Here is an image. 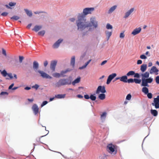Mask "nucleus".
<instances>
[{
    "label": "nucleus",
    "instance_id": "21",
    "mask_svg": "<svg viewBox=\"0 0 159 159\" xmlns=\"http://www.w3.org/2000/svg\"><path fill=\"white\" fill-rule=\"evenodd\" d=\"M75 56H73L71 57L70 61V65L72 66L73 68H74L75 66Z\"/></svg>",
    "mask_w": 159,
    "mask_h": 159
},
{
    "label": "nucleus",
    "instance_id": "46",
    "mask_svg": "<svg viewBox=\"0 0 159 159\" xmlns=\"http://www.w3.org/2000/svg\"><path fill=\"white\" fill-rule=\"evenodd\" d=\"M156 83L157 84H159V76H157L155 78Z\"/></svg>",
    "mask_w": 159,
    "mask_h": 159
},
{
    "label": "nucleus",
    "instance_id": "33",
    "mask_svg": "<svg viewBox=\"0 0 159 159\" xmlns=\"http://www.w3.org/2000/svg\"><path fill=\"white\" fill-rule=\"evenodd\" d=\"M0 72H1V74L4 77L6 76L8 74L5 70H4L2 71L0 70Z\"/></svg>",
    "mask_w": 159,
    "mask_h": 159
},
{
    "label": "nucleus",
    "instance_id": "42",
    "mask_svg": "<svg viewBox=\"0 0 159 159\" xmlns=\"http://www.w3.org/2000/svg\"><path fill=\"white\" fill-rule=\"evenodd\" d=\"M147 97L148 98L151 99L152 98V94L151 93H148L147 94Z\"/></svg>",
    "mask_w": 159,
    "mask_h": 159
},
{
    "label": "nucleus",
    "instance_id": "52",
    "mask_svg": "<svg viewBox=\"0 0 159 159\" xmlns=\"http://www.w3.org/2000/svg\"><path fill=\"white\" fill-rule=\"evenodd\" d=\"M106 114L107 113L105 112L103 113L101 115V118H102L103 117H104L105 118L106 116Z\"/></svg>",
    "mask_w": 159,
    "mask_h": 159
},
{
    "label": "nucleus",
    "instance_id": "24",
    "mask_svg": "<svg viewBox=\"0 0 159 159\" xmlns=\"http://www.w3.org/2000/svg\"><path fill=\"white\" fill-rule=\"evenodd\" d=\"M80 78L79 77L75 80L72 83L73 85H75L76 84L80 82Z\"/></svg>",
    "mask_w": 159,
    "mask_h": 159
},
{
    "label": "nucleus",
    "instance_id": "37",
    "mask_svg": "<svg viewBox=\"0 0 159 159\" xmlns=\"http://www.w3.org/2000/svg\"><path fill=\"white\" fill-rule=\"evenodd\" d=\"M90 98L92 101H94L96 100V97L95 96L92 94L90 96Z\"/></svg>",
    "mask_w": 159,
    "mask_h": 159
},
{
    "label": "nucleus",
    "instance_id": "55",
    "mask_svg": "<svg viewBox=\"0 0 159 159\" xmlns=\"http://www.w3.org/2000/svg\"><path fill=\"white\" fill-rule=\"evenodd\" d=\"M48 64V61H44V62L43 63L44 66L45 67H46L47 66Z\"/></svg>",
    "mask_w": 159,
    "mask_h": 159
},
{
    "label": "nucleus",
    "instance_id": "54",
    "mask_svg": "<svg viewBox=\"0 0 159 159\" xmlns=\"http://www.w3.org/2000/svg\"><path fill=\"white\" fill-rule=\"evenodd\" d=\"M84 98L85 99H88L90 98V97L89 95L86 94L84 95Z\"/></svg>",
    "mask_w": 159,
    "mask_h": 159
},
{
    "label": "nucleus",
    "instance_id": "31",
    "mask_svg": "<svg viewBox=\"0 0 159 159\" xmlns=\"http://www.w3.org/2000/svg\"><path fill=\"white\" fill-rule=\"evenodd\" d=\"M105 33L106 36H107V40H108L109 39L110 37L112 34V32H109L106 31Z\"/></svg>",
    "mask_w": 159,
    "mask_h": 159
},
{
    "label": "nucleus",
    "instance_id": "4",
    "mask_svg": "<svg viewBox=\"0 0 159 159\" xmlns=\"http://www.w3.org/2000/svg\"><path fill=\"white\" fill-rule=\"evenodd\" d=\"M107 149L108 152L111 154L115 155L117 152L116 146L111 143L108 144Z\"/></svg>",
    "mask_w": 159,
    "mask_h": 159
},
{
    "label": "nucleus",
    "instance_id": "63",
    "mask_svg": "<svg viewBox=\"0 0 159 159\" xmlns=\"http://www.w3.org/2000/svg\"><path fill=\"white\" fill-rule=\"evenodd\" d=\"M31 89L30 87H26L25 88V89L26 90H29Z\"/></svg>",
    "mask_w": 159,
    "mask_h": 159
},
{
    "label": "nucleus",
    "instance_id": "39",
    "mask_svg": "<svg viewBox=\"0 0 159 159\" xmlns=\"http://www.w3.org/2000/svg\"><path fill=\"white\" fill-rule=\"evenodd\" d=\"M134 82V79L130 78L127 80V83H133Z\"/></svg>",
    "mask_w": 159,
    "mask_h": 159
},
{
    "label": "nucleus",
    "instance_id": "29",
    "mask_svg": "<svg viewBox=\"0 0 159 159\" xmlns=\"http://www.w3.org/2000/svg\"><path fill=\"white\" fill-rule=\"evenodd\" d=\"M142 92L144 93L145 94H147L148 93V89L146 87L143 88L142 89Z\"/></svg>",
    "mask_w": 159,
    "mask_h": 159
},
{
    "label": "nucleus",
    "instance_id": "38",
    "mask_svg": "<svg viewBox=\"0 0 159 159\" xmlns=\"http://www.w3.org/2000/svg\"><path fill=\"white\" fill-rule=\"evenodd\" d=\"M106 28L107 29H112V26L110 24L108 23L106 25Z\"/></svg>",
    "mask_w": 159,
    "mask_h": 159
},
{
    "label": "nucleus",
    "instance_id": "47",
    "mask_svg": "<svg viewBox=\"0 0 159 159\" xmlns=\"http://www.w3.org/2000/svg\"><path fill=\"white\" fill-rule=\"evenodd\" d=\"M39 86L37 84H35V85L32 86V88H34L36 90H37L39 88Z\"/></svg>",
    "mask_w": 159,
    "mask_h": 159
},
{
    "label": "nucleus",
    "instance_id": "60",
    "mask_svg": "<svg viewBox=\"0 0 159 159\" xmlns=\"http://www.w3.org/2000/svg\"><path fill=\"white\" fill-rule=\"evenodd\" d=\"M77 97L79 98H83V96L80 94H78L77 95Z\"/></svg>",
    "mask_w": 159,
    "mask_h": 159
},
{
    "label": "nucleus",
    "instance_id": "2",
    "mask_svg": "<svg viewBox=\"0 0 159 159\" xmlns=\"http://www.w3.org/2000/svg\"><path fill=\"white\" fill-rule=\"evenodd\" d=\"M39 64L36 61H34L33 62V68L35 70V72H38L40 74L41 76L43 78L51 79L52 77L49 76L48 74H47L43 71L39 70H37V69L39 68Z\"/></svg>",
    "mask_w": 159,
    "mask_h": 159
},
{
    "label": "nucleus",
    "instance_id": "35",
    "mask_svg": "<svg viewBox=\"0 0 159 159\" xmlns=\"http://www.w3.org/2000/svg\"><path fill=\"white\" fill-rule=\"evenodd\" d=\"M134 82L136 84H140L141 82V80L140 79H137L134 78Z\"/></svg>",
    "mask_w": 159,
    "mask_h": 159
},
{
    "label": "nucleus",
    "instance_id": "19",
    "mask_svg": "<svg viewBox=\"0 0 159 159\" xmlns=\"http://www.w3.org/2000/svg\"><path fill=\"white\" fill-rule=\"evenodd\" d=\"M128 78L127 75H124L120 77V81L123 82L124 83H127Z\"/></svg>",
    "mask_w": 159,
    "mask_h": 159
},
{
    "label": "nucleus",
    "instance_id": "11",
    "mask_svg": "<svg viewBox=\"0 0 159 159\" xmlns=\"http://www.w3.org/2000/svg\"><path fill=\"white\" fill-rule=\"evenodd\" d=\"M34 114L37 115L39 112V108L38 106L35 104H34L32 107Z\"/></svg>",
    "mask_w": 159,
    "mask_h": 159
},
{
    "label": "nucleus",
    "instance_id": "56",
    "mask_svg": "<svg viewBox=\"0 0 159 159\" xmlns=\"http://www.w3.org/2000/svg\"><path fill=\"white\" fill-rule=\"evenodd\" d=\"M107 62V60H104L101 63V66H103Z\"/></svg>",
    "mask_w": 159,
    "mask_h": 159
},
{
    "label": "nucleus",
    "instance_id": "25",
    "mask_svg": "<svg viewBox=\"0 0 159 159\" xmlns=\"http://www.w3.org/2000/svg\"><path fill=\"white\" fill-rule=\"evenodd\" d=\"M151 113L152 115L155 116H157L158 114L157 111L155 110H151Z\"/></svg>",
    "mask_w": 159,
    "mask_h": 159
},
{
    "label": "nucleus",
    "instance_id": "28",
    "mask_svg": "<svg viewBox=\"0 0 159 159\" xmlns=\"http://www.w3.org/2000/svg\"><path fill=\"white\" fill-rule=\"evenodd\" d=\"M66 95L65 94H57L56 95L55 97L57 98H64L65 97Z\"/></svg>",
    "mask_w": 159,
    "mask_h": 159
},
{
    "label": "nucleus",
    "instance_id": "9",
    "mask_svg": "<svg viewBox=\"0 0 159 159\" xmlns=\"http://www.w3.org/2000/svg\"><path fill=\"white\" fill-rule=\"evenodd\" d=\"M116 74L115 73H114L110 75L107 79L106 83L107 84H109L112 80L116 76Z\"/></svg>",
    "mask_w": 159,
    "mask_h": 159
},
{
    "label": "nucleus",
    "instance_id": "6",
    "mask_svg": "<svg viewBox=\"0 0 159 159\" xmlns=\"http://www.w3.org/2000/svg\"><path fill=\"white\" fill-rule=\"evenodd\" d=\"M94 10V8L93 7L91 8H86L84 9L83 11V14L85 16L88 14H91L93 11Z\"/></svg>",
    "mask_w": 159,
    "mask_h": 159
},
{
    "label": "nucleus",
    "instance_id": "3",
    "mask_svg": "<svg viewBox=\"0 0 159 159\" xmlns=\"http://www.w3.org/2000/svg\"><path fill=\"white\" fill-rule=\"evenodd\" d=\"M70 78H71V76L69 77V79H60L58 82L56 84V86L57 87H59L61 86L70 84L71 83V80L70 79Z\"/></svg>",
    "mask_w": 159,
    "mask_h": 159
},
{
    "label": "nucleus",
    "instance_id": "45",
    "mask_svg": "<svg viewBox=\"0 0 159 159\" xmlns=\"http://www.w3.org/2000/svg\"><path fill=\"white\" fill-rule=\"evenodd\" d=\"M8 13L6 12H3L1 14V16H6L8 14Z\"/></svg>",
    "mask_w": 159,
    "mask_h": 159
},
{
    "label": "nucleus",
    "instance_id": "43",
    "mask_svg": "<svg viewBox=\"0 0 159 159\" xmlns=\"http://www.w3.org/2000/svg\"><path fill=\"white\" fill-rule=\"evenodd\" d=\"M131 98V95L130 94H128L126 97V99L127 100H130Z\"/></svg>",
    "mask_w": 159,
    "mask_h": 159
},
{
    "label": "nucleus",
    "instance_id": "14",
    "mask_svg": "<svg viewBox=\"0 0 159 159\" xmlns=\"http://www.w3.org/2000/svg\"><path fill=\"white\" fill-rule=\"evenodd\" d=\"M63 40L61 39H58L54 44L53 45L52 47L54 48H58L60 43Z\"/></svg>",
    "mask_w": 159,
    "mask_h": 159
},
{
    "label": "nucleus",
    "instance_id": "49",
    "mask_svg": "<svg viewBox=\"0 0 159 159\" xmlns=\"http://www.w3.org/2000/svg\"><path fill=\"white\" fill-rule=\"evenodd\" d=\"M134 77L135 78H139L140 77V75L138 73H135L134 75Z\"/></svg>",
    "mask_w": 159,
    "mask_h": 159
},
{
    "label": "nucleus",
    "instance_id": "57",
    "mask_svg": "<svg viewBox=\"0 0 159 159\" xmlns=\"http://www.w3.org/2000/svg\"><path fill=\"white\" fill-rule=\"evenodd\" d=\"M11 79H12L13 78V77L11 73L8 74L7 75Z\"/></svg>",
    "mask_w": 159,
    "mask_h": 159
},
{
    "label": "nucleus",
    "instance_id": "23",
    "mask_svg": "<svg viewBox=\"0 0 159 159\" xmlns=\"http://www.w3.org/2000/svg\"><path fill=\"white\" fill-rule=\"evenodd\" d=\"M116 7L117 6L116 5H114L111 7L108 10V13L109 14L111 13L116 8Z\"/></svg>",
    "mask_w": 159,
    "mask_h": 159
},
{
    "label": "nucleus",
    "instance_id": "59",
    "mask_svg": "<svg viewBox=\"0 0 159 159\" xmlns=\"http://www.w3.org/2000/svg\"><path fill=\"white\" fill-rule=\"evenodd\" d=\"M14 85V83L12 84H11V85H10L9 86V87L8 89H11L12 88V87Z\"/></svg>",
    "mask_w": 159,
    "mask_h": 159
},
{
    "label": "nucleus",
    "instance_id": "5",
    "mask_svg": "<svg viewBox=\"0 0 159 159\" xmlns=\"http://www.w3.org/2000/svg\"><path fill=\"white\" fill-rule=\"evenodd\" d=\"M153 80V78L151 77L142 79L141 86L144 87L147 86L149 87V85L148 84L151 83L152 82Z\"/></svg>",
    "mask_w": 159,
    "mask_h": 159
},
{
    "label": "nucleus",
    "instance_id": "53",
    "mask_svg": "<svg viewBox=\"0 0 159 159\" xmlns=\"http://www.w3.org/2000/svg\"><path fill=\"white\" fill-rule=\"evenodd\" d=\"M2 54L5 55V56H6V51L5 50H4L3 48L2 49Z\"/></svg>",
    "mask_w": 159,
    "mask_h": 159
},
{
    "label": "nucleus",
    "instance_id": "51",
    "mask_svg": "<svg viewBox=\"0 0 159 159\" xmlns=\"http://www.w3.org/2000/svg\"><path fill=\"white\" fill-rule=\"evenodd\" d=\"M24 59V57L23 56H19V62L20 63H21L22 61Z\"/></svg>",
    "mask_w": 159,
    "mask_h": 159
},
{
    "label": "nucleus",
    "instance_id": "36",
    "mask_svg": "<svg viewBox=\"0 0 159 159\" xmlns=\"http://www.w3.org/2000/svg\"><path fill=\"white\" fill-rule=\"evenodd\" d=\"M19 17L17 16H14L12 17H11V19H13L16 20H18L19 19Z\"/></svg>",
    "mask_w": 159,
    "mask_h": 159
},
{
    "label": "nucleus",
    "instance_id": "40",
    "mask_svg": "<svg viewBox=\"0 0 159 159\" xmlns=\"http://www.w3.org/2000/svg\"><path fill=\"white\" fill-rule=\"evenodd\" d=\"M125 31H123L122 32L120 33V37L121 38H123L125 37V35L124 34Z\"/></svg>",
    "mask_w": 159,
    "mask_h": 159
},
{
    "label": "nucleus",
    "instance_id": "34",
    "mask_svg": "<svg viewBox=\"0 0 159 159\" xmlns=\"http://www.w3.org/2000/svg\"><path fill=\"white\" fill-rule=\"evenodd\" d=\"M45 31L44 30H42L40 31L38 33V34L39 35L41 36H43L45 33Z\"/></svg>",
    "mask_w": 159,
    "mask_h": 159
},
{
    "label": "nucleus",
    "instance_id": "13",
    "mask_svg": "<svg viewBox=\"0 0 159 159\" xmlns=\"http://www.w3.org/2000/svg\"><path fill=\"white\" fill-rule=\"evenodd\" d=\"M141 30V28L139 27L135 29L132 32L131 34L134 35H135L140 33Z\"/></svg>",
    "mask_w": 159,
    "mask_h": 159
},
{
    "label": "nucleus",
    "instance_id": "48",
    "mask_svg": "<svg viewBox=\"0 0 159 159\" xmlns=\"http://www.w3.org/2000/svg\"><path fill=\"white\" fill-rule=\"evenodd\" d=\"M48 103V102L47 101H44L41 104V107H43V106H44V105H46V104H47V103Z\"/></svg>",
    "mask_w": 159,
    "mask_h": 159
},
{
    "label": "nucleus",
    "instance_id": "22",
    "mask_svg": "<svg viewBox=\"0 0 159 159\" xmlns=\"http://www.w3.org/2000/svg\"><path fill=\"white\" fill-rule=\"evenodd\" d=\"M91 59H90L88 61H87L85 64L84 65H83L82 66L80 67L79 68V69L80 70H82L85 68L87 65L91 61Z\"/></svg>",
    "mask_w": 159,
    "mask_h": 159
},
{
    "label": "nucleus",
    "instance_id": "32",
    "mask_svg": "<svg viewBox=\"0 0 159 159\" xmlns=\"http://www.w3.org/2000/svg\"><path fill=\"white\" fill-rule=\"evenodd\" d=\"M135 74V72L133 71H129V72H128L127 74L126 75L127 76H132L134 75Z\"/></svg>",
    "mask_w": 159,
    "mask_h": 159
},
{
    "label": "nucleus",
    "instance_id": "12",
    "mask_svg": "<svg viewBox=\"0 0 159 159\" xmlns=\"http://www.w3.org/2000/svg\"><path fill=\"white\" fill-rule=\"evenodd\" d=\"M57 63V61H51L50 68L52 71H55Z\"/></svg>",
    "mask_w": 159,
    "mask_h": 159
},
{
    "label": "nucleus",
    "instance_id": "61",
    "mask_svg": "<svg viewBox=\"0 0 159 159\" xmlns=\"http://www.w3.org/2000/svg\"><path fill=\"white\" fill-rule=\"evenodd\" d=\"M44 136H42L41 137H40V138H38V139H36V140L37 141V142H41L40 141V138L42 137H43Z\"/></svg>",
    "mask_w": 159,
    "mask_h": 159
},
{
    "label": "nucleus",
    "instance_id": "1",
    "mask_svg": "<svg viewBox=\"0 0 159 159\" xmlns=\"http://www.w3.org/2000/svg\"><path fill=\"white\" fill-rule=\"evenodd\" d=\"M78 18V20L76 21V23L79 30H82L86 28L92 26H93L95 28L98 26L97 22L93 17L91 18L90 22L86 21L85 16L82 14H79Z\"/></svg>",
    "mask_w": 159,
    "mask_h": 159
},
{
    "label": "nucleus",
    "instance_id": "10",
    "mask_svg": "<svg viewBox=\"0 0 159 159\" xmlns=\"http://www.w3.org/2000/svg\"><path fill=\"white\" fill-rule=\"evenodd\" d=\"M159 71L158 70L155 66H153L149 72L151 74L155 73V75H157Z\"/></svg>",
    "mask_w": 159,
    "mask_h": 159
},
{
    "label": "nucleus",
    "instance_id": "8",
    "mask_svg": "<svg viewBox=\"0 0 159 159\" xmlns=\"http://www.w3.org/2000/svg\"><path fill=\"white\" fill-rule=\"evenodd\" d=\"M100 92L102 93H104L106 92L105 87L104 86H98L96 91V93L99 94Z\"/></svg>",
    "mask_w": 159,
    "mask_h": 159
},
{
    "label": "nucleus",
    "instance_id": "26",
    "mask_svg": "<svg viewBox=\"0 0 159 159\" xmlns=\"http://www.w3.org/2000/svg\"><path fill=\"white\" fill-rule=\"evenodd\" d=\"M106 95L104 93H101L99 95L98 98L101 100H103L105 98Z\"/></svg>",
    "mask_w": 159,
    "mask_h": 159
},
{
    "label": "nucleus",
    "instance_id": "58",
    "mask_svg": "<svg viewBox=\"0 0 159 159\" xmlns=\"http://www.w3.org/2000/svg\"><path fill=\"white\" fill-rule=\"evenodd\" d=\"M142 61L140 60H139L137 61V64H141L142 63Z\"/></svg>",
    "mask_w": 159,
    "mask_h": 159
},
{
    "label": "nucleus",
    "instance_id": "30",
    "mask_svg": "<svg viewBox=\"0 0 159 159\" xmlns=\"http://www.w3.org/2000/svg\"><path fill=\"white\" fill-rule=\"evenodd\" d=\"M52 75L53 77L56 78H59L61 76V73H55L52 74Z\"/></svg>",
    "mask_w": 159,
    "mask_h": 159
},
{
    "label": "nucleus",
    "instance_id": "41",
    "mask_svg": "<svg viewBox=\"0 0 159 159\" xmlns=\"http://www.w3.org/2000/svg\"><path fill=\"white\" fill-rule=\"evenodd\" d=\"M16 4V3L15 2H10L9 3V5L10 7H12L15 6Z\"/></svg>",
    "mask_w": 159,
    "mask_h": 159
},
{
    "label": "nucleus",
    "instance_id": "20",
    "mask_svg": "<svg viewBox=\"0 0 159 159\" xmlns=\"http://www.w3.org/2000/svg\"><path fill=\"white\" fill-rule=\"evenodd\" d=\"M42 28L41 25H35L34 28L32 29V30L35 31L36 32H37L40 30Z\"/></svg>",
    "mask_w": 159,
    "mask_h": 159
},
{
    "label": "nucleus",
    "instance_id": "27",
    "mask_svg": "<svg viewBox=\"0 0 159 159\" xmlns=\"http://www.w3.org/2000/svg\"><path fill=\"white\" fill-rule=\"evenodd\" d=\"M24 11H25L27 15L31 17L32 15V13L31 11H30L27 9H24Z\"/></svg>",
    "mask_w": 159,
    "mask_h": 159
},
{
    "label": "nucleus",
    "instance_id": "7",
    "mask_svg": "<svg viewBox=\"0 0 159 159\" xmlns=\"http://www.w3.org/2000/svg\"><path fill=\"white\" fill-rule=\"evenodd\" d=\"M153 106H154L156 109L159 108V96L154 99L153 102L152 103Z\"/></svg>",
    "mask_w": 159,
    "mask_h": 159
},
{
    "label": "nucleus",
    "instance_id": "64",
    "mask_svg": "<svg viewBox=\"0 0 159 159\" xmlns=\"http://www.w3.org/2000/svg\"><path fill=\"white\" fill-rule=\"evenodd\" d=\"M152 62H149L148 63V67H150L151 66H152Z\"/></svg>",
    "mask_w": 159,
    "mask_h": 159
},
{
    "label": "nucleus",
    "instance_id": "15",
    "mask_svg": "<svg viewBox=\"0 0 159 159\" xmlns=\"http://www.w3.org/2000/svg\"><path fill=\"white\" fill-rule=\"evenodd\" d=\"M134 8H131L130 10H129L127 12L125 13V15L124 16V18H127L128 17L130 14L134 11Z\"/></svg>",
    "mask_w": 159,
    "mask_h": 159
},
{
    "label": "nucleus",
    "instance_id": "16",
    "mask_svg": "<svg viewBox=\"0 0 159 159\" xmlns=\"http://www.w3.org/2000/svg\"><path fill=\"white\" fill-rule=\"evenodd\" d=\"M149 73L148 72H146L144 73H142L140 75L142 76V79H146L149 77Z\"/></svg>",
    "mask_w": 159,
    "mask_h": 159
},
{
    "label": "nucleus",
    "instance_id": "50",
    "mask_svg": "<svg viewBox=\"0 0 159 159\" xmlns=\"http://www.w3.org/2000/svg\"><path fill=\"white\" fill-rule=\"evenodd\" d=\"M8 93L7 92H2L1 93L0 95H8Z\"/></svg>",
    "mask_w": 159,
    "mask_h": 159
},
{
    "label": "nucleus",
    "instance_id": "18",
    "mask_svg": "<svg viewBox=\"0 0 159 159\" xmlns=\"http://www.w3.org/2000/svg\"><path fill=\"white\" fill-rule=\"evenodd\" d=\"M71 70V69L69 68H68L65 70L61 71V76L63 77H65V75H64L67 72L70 71Z\"/></svg>",
    "mask_w": 159,
    "mask_h": 159
},
{
    "label": "nucleus",
    "instance_id": "62",
    "mask_svg": "<svg viewBox=\"0 0 159 159\" xmlns=\"http://www.w3.org/2000/svg\"><path fill=\"white\" fill-rule=\"evenodd\" d=\"M32 25V24H29L27 26V28H28V29H30V27H31Z\"/></svg>",
    "mask_w": 159,
    "mask_h": 159
},
{
    "label": "nucleus",
    "instance_id": "17",
    "mask_svg": "<svg viewBox=\"0 0 159 159\" xmlns=\"http://www.w3.org/2000/svg\"><path fill=\"white\" fill-rule=\"evenodd\" d=\"M147 66L146 64H143L141 66L140 70L142 72H144L147 69Z\"/></svg>",
    "mask_w": 159,
    "mask_h": 159
},
{
    "label": "nucleus",
    "instance_id": "44",
    "mask_svg": "<svg viewBox=\"0 0 159 159\" xmlns=\"http://www.w3.org/2000/svg\"><path fill=\"white\" fill-rule=\"evenodd\" d=\"M140 58L143 59H145L147 58V57L143 54H142L140 56Z\"/></svg>",
    "mask_w": 159,
    "mask_h": 159
}]
</instances>
